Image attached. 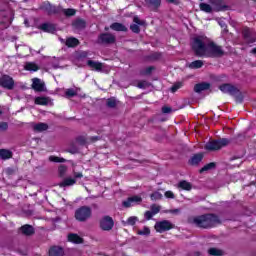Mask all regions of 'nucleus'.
<instances>
[{"instance_id":"obj_1","label":"nucleus","mask_w":256,"mask_h":256,"mask_svg":"<svg viewBox=\"0 0 256 256\" xmlns=\"http://www.w3.org/2000/svg\"><path fill=\"white\" fill-rule=\"evenodd\" d=\"M192 49L198 57H223V48L206 36H196L192 42Z\"/></svg>"},{"instance_id":"obj_2","label":"nucleus","mask_w":256,"mask_h":256,"mask_svg":"<svg viewBox=\"0 0 256 256\" xmlns=\"http://www.w3.org/2000/svg\"><path fill=\"white\" fill-rule=\"evenodd\" d=\"M190 222L196 227H201L202 229H209V227H215V225L219 223V217L213 214H206L196 216L192 218Z\"/></svg>"},{"instance_id":"obj_3","label":"nucleus","mask_w":256,"mask_h":256,"mask_svg":"<svg viewBox=\"0 0 256 256\" xmlns=\"http://www.w3.org/2000/svg\"><path fill=\"white\" fill-rule=\"evenodd\" d=\"M91 215H93V211L88 206H81L80 208L76 209L74 217L76 221L80 223H85L88 219H91Z\"/></svg>"},{"instance_id":"obj_4","label":"nucleus","mask_w":256,"mask_h":256,"mask_svg":"<svg viewBox=\"0 0 256 256\" xmlns=\"http://www.w3.org/2000/svg\"><path fill=\"white\" fill-rule=\"evenodd\" d=\"M229 145V140L227 138H222L220 140H211L205 145L207 151H219L222 147H227Z\"/></svg>"},{"instance_id":"obj_5","label":"nucleus","mask_w":256,"mask_h":256,"mask_svg":"<svg viewBox=\"0 0 256 256\" xmlns=\"http://www.w3.org/2000/svg\"><path fill=\"white\" fill-rule=\"evenodd\" d=\"M115 225V222L113 221V218L111 216H104L100 220V228L102 231H111Z\"/></svg>"},{"instance_id":"obj_6","label":"nucleus","mask_w":256,"mask_h":256,"mask_svg":"<svg viewBox=\"0 0 256 256\" xmlns=\"http://www.w3.org/2000/svg\"><path fill=\"white\" fill-rule=\"evenodd\" d=\"M170 229H173V224L167 220H163L155 224V230L158 233H164V231H169Z\"/></svg>"},{"instance_id":"obj_7","label":"nucleus","mask_w":256,"mask_h":256,"mask_svg":"<svg viewBox=\"0 0 256 256\" xmlns=\"http://www.w3.org/2000/svg\"><path fill=\"white\" fill-rule=\"evenodd\" d=\"M0 85L1 87H4V89H13L15 86V81H13V78H11L9 75H4L0 77Z\"/></svg>"},{"instance_id":"obj_8","label":"nucleus","mask_w":256,"mask_h":256,"mask_svg":"<svg viewBox=\"0 0 256 256\" xmlns=\"http://www.w3.org/2000/svg\"><path fill=\"white\" fill-rule=\"evenodd\" d=\"M32 89L34 91H37L38 93H43V91H47V88H45V82L39 78L32 79Z\"/></svg>"},{"instance_id":"obj_9","label":"nucleus","mask_w":256,"mask_h":256,"mask_svg":"<svg viewBox=\"0 0 256 256\" xmlns=\"http://www.w3.org/2000/svg\"><path fill=\"white\" fill-rule=\"evenodd\" d=\"M243 37L248 43H255L256 41V33L251 28L243 29Z\"/></svg>"},{"instance_id":"obj_10","label":"nucleus","mask_w":256,"mask_h":256,"mask_svg":"<svg viewBox=\"0 0 256 256\" xmlns=\"http://www.w3.org/2000/svg\"><path fill=\"white\" fill-rule=\"evenodd\" d=\"M219 89L222 93H228V95H237L239 93V90L231 84H222Z\"/></svg>"},{"instance_id":"obj_11","label":"nucleus","mask_w":256,"mask_h":256,"mask_svg":"<svg viewBox=\"0 0 256 256\" xmlns=\"http://www.w3.org/2000/svg\"><path fill=\"white\" fill-rule=\"evenodd\" d=\"M143 201L141 196H132L123 202L124 207H135V205H139Z\"/></svg>"},{"instance_id":"obj_12","label":"nucleus","mask_w":256,"mask_h":256,"mask_svg":"<svg viewBox=\"0 0 256 256\" xmlns=\"http://www.w3.org/2000/svg\"><path fill=\"white\" fill-rule=\"evenodd\" d=\"M115 41V36L113 34L104 33L99 36V42L109 45Z\"/></svg>"},{"instance_id":"obj_13","label":"nucleus","mask_w":256,"mask_h":256,"mask_svg":"<svg viewBox=\"0 0 256 256\" xmlns=\"http://www.w3.org/2000/svg\"><path fill=\"white\" fill-rule=\"evenodd\" d=\"M145 3L151 11H157L161 7V0H145Z\"/></svg>"},{"instance_id":"obj_14","label":"nucleus","mask_w":256,"mask_h":256,"mask_svg":"<svg viewBox=\"0 0 256 256\" xmlns=\"http://www.w3.org/2000/svg\"><path fill=\"white\" fill-rule=\"evenodd\" d=\"M87 65L92 71H102L103 69V63L101 62L88 60Z\"/></svg>"},{"instance_id":"obj_15","label":"nucleus","mask_w":256,"mask_h":256,"mask_svg":"<svg viewBox=\"0 0 256 256\" xmlns=\"http://www.w3.org/2000/svg\"><path fill=\"white\" fill-rule=\"evenodd\" d=\"M210 87H211V84L207 82H202L194 86V91L195 93H201V91H207L208 89H210Z\"/></svg>"},{"instance_id":"obj_16","label":"nucleus","mask_w":256,"mask_h":256,"mask_svg":"<svg viewBox=\"0 0 256 256\" xmlns=\"http://www.w3.org/2000/svg\"><path fill=\"white\" fill-rule=\"evenodd\" d=\"M63 253H64L63 248H61L59 246H53L49 250V255L50 256H63Z\"/></svg>"},{"instance_id":"obj_17","label":"nucleus","mask_w":256,"mask_h":256,"mask_svg":"<svg viewBox=\"0 0 256 256\" xmlns=\"http://www.w3.org/2000/svg\"><path fill=\"white\" fill-rule=\"evenodd\" d=\"M178 189H183V191H191L193 185L190 182L182 180L178 183Z\"/></svg>"},{"instance_id":"obj_18","label":"nucleus","mask_w":256,"mask_h":256,"mask_svg":"<svg viewBox=\"0 0 256 256\" xmlns=\"http://www.w3.org/2000/svg\"><path fill=\"white\" fill-rule=\"evenodd\" d=\"M203 161V154H195L189 160L190 165H199Z\"/></svg>"},{"instance_id":"obj_19","label":"nucleus","mask_w":256,"mask_h":256,"mask_svg":"<svg viewBox=\"0 0 256 256\" xmlns=\"http://www.w3.org/2000/svg\"><path fill=\"white\" fill-rule=\"evenodd\" d=\"M210 3L214 5L213 11H223L225 9L222 0L210 1Z\"/></svg>"},{"instance_id":"obj_20","label":"nucleus","mask_w":256,"mask_h":256,"mask_svg":"<svg viewBox=\"0 0 256 256\" xmlns=\"http://www.w3.org/2000/svg\"><path fill=\"white\" fill-rule=\"evenodd\" d=\"M75 183H77V180H75V178H66L59 184V186L71 187L72 185H75Z\"/></svg>"},{"instance_id":"obj_21","label":"nucleus","mask_w":256,"mask_h":256,"mask_svg":"<svg viewBox=\"0 0 256 256\" xmlns=\"http://www.w3.org/2000/svg\"><path fill=\"white\" fill-rule=\"evenodd\" d=\"M74 29H78V31H81V29H85L86 23L83 19H77L73 22Z\"/></svg>"},{"instance_id":"obj_22","label":"nucleus","mask_w":256,"mask_h":256,"mask_svg":"<svg viewBox=\"0 0 256 256\" xmlns=\"http://www.w3.org/2000/svg\"><path fill=\"white\" fill-rule=\"evenodd\" d=\"M40 29L46 33H55V26L53 24L44 23L40 26Z\"/></svg>"},{"instance_id":"obj_23","label":"nucleus","mask_w":256,"mask_h":256,"mask_svg":"<svg viewBox=\"0 0 256 256\" xmlns=\"http://www.w3.org/2000/svg\"><path fill=\"white\" fill-rule=\"evenodd\" d=\"M13 157V152L7 149H0V159L7 160Z\"/></svg>"},{"instance_id":"obj_24","label":"nucleus","mask_w":256,"mask_h":256,"mask_svg":"<svg viewBox=\"0 0 256 256\" xmlns=\"http://www.w3.org/2000/svg\"><path fill=\"white\" fill-rule=\"evenodd\" d=\"M110 29H112L113 31H127V27H125V25L117 22L111 24Z\"/></svg>"},{"instance_id":"obj_25","label":"nucleus","mask_w":256,"mask_h":256,"mask_svg":"<svg viewBox=\"0 0 256 256\" xmlns=\"http://www.w3.org/2000/svg\"><path fill=\"white\" fill-rule=\"evenodd\" d=\"M203 65H205V62H203L202 60H196L191 62L188 67L190 69H201V67H203Z\"/></svg>"},{"instance_id":"obj_26","label":"nucleus","mask_w":256,"mask_h":256,"mask_svg":"<svg viewBox=\"0 0 256 256\" xmlns=\"http://www.w3.org/2000/svg\"><path fill=\"white\" fill-rule=\"evenodd\" d=\"M48 97H36L34 100L35 105H49Z\"/></svg>"},{"instance_id":"obj_27","label":"nucleus","mask_w":256,"mask_h":256,"mask_svg":"<svg viewBox=\"0 0 256 256\" xmlns=\"http://www.w3.org/2000/svg\"><path fill=\"white\" fill-rule=\"evenodd\" d=\"M21 231L24 235H33L35 233V230L32 228L31 225L22 226Z\"/></svg>"},{"instance_id":"obj_28","label":"nucleus","mask_w":256,"mask_h":256,"mask_svg":"<svg viewBox=\"0 0 256 256\" xmlns=\"http://www.w3.org/2000/svg\"><path fill=\"white\" fill-rule=\"evenodd\" d=\"M200 11H204V13H213V7L207 3L199 4Z\"/></svg>"},{"instance_id":"obj_29","label":"nucleus","mask_w":256,"mask_h":256,"mask_svg":"<svg viewBox=\"0 0 256 256\" xmlns=\"http://www.w3.org/2000/svg\"><path fill=\"white\" fill-rule=\"evenodd\" d=\"M68 241L71 243H83V238L79 237L77 234H69Z\"/></svg>"},{"instance_id":"obj_30","label":"nucleus","mask_w":256,"mask_h":256,"mask_svg":"<svg viewBox=\"0 0 256 256\" xmlns=\"http://www.w3.org/2000/svg\"><path fill=\"white\" fill-rule=\"evenodd\" d=\"M79 45V40L75 37H70L66 40L67 47H77Z\"/></svg>"},{"instance_id":"obj_31","label":"nucleus","mask_w":256,"mask_h":256,"mask_svg":"<svg viewBox=\"0 0 256 256\" xmlns=\"http://www.w3.org/2000/svg\"><path fill=\"white\" fill-rule=\"evenodd\" d=\"M49 129V126L46 123H38L34 125V131H38L41 133V131H47Z\"/></svg>"},{"instance_id":"obj_32","label":"nucleus","mask_w":256,"mask_h":256,"mask_svg":"<svg viewBox=\"0 0 256 256\" xmlns=\"http://www.w3.org/2000/svg\"><path fill=\"white\" fill-rule=\"evenodd\" d=\"M26 71H39V66L33 62H28L25 65Z\"/></svg>"},{"instance_id":"obj_33","label":"nucleus","mask_w":256,"mask_h":256,"mask_svg":"<svg viewBox=\"0 0 256 256\" xmlns=\"http://www.w3.org/2000/svg\"><path fill=\"white\" fill-rule=\"evenodd\" d=\"M151 201H161L163 199V194L159 191H155L150 195Z\"/></svg>"},{"instance_id":"obj_34","label":"nucleus","mask_w":256,"mask_h":256,"mask_svg":"<svg viewBox=\"0 0 256 256\" xmlns=\"http://www.w3.org/2000/svg\"><path fill=\"white\" fill-rule=\"evenodd\" d=\"M137 221H139V218H137V216H131L129 217L126 222H123L124 225H135L137 223Z\"/></svg>"},{"instance_id":"obj_35","label":"nucleus","mask_w":256,"mask_h":256,"mask_svg":"<svg viewBox=\"0 0 256 256\" xmlns=\"http://www.w3.org/2000/svg\"><path fill=\"white\" fill-rule=\"evenodd\" d=\"M137 87L139 89H147L151 87V83L147 82L146 80H141L138 82Z\"/></svg>"},{"instance_id":"obj_36","label":"nucleus","mask_w":256,"mask_h":256,"mask_svg":"<svg viewBox=\"0 0 256 256\" xmlns=\"http://www.w3.org/2000/svg\"><path fill=\"white\" fill-rule=\"evenodd\" d=\"M209 255H213V256H221L223 255V252L220 249L217 248H210L208 250Z\"/></svg>"},{"instance_id":"obj_37","label":"nucleus","mask_w":256,"mask_h":256,"mask_svg":"<svg viewBox=\"0 0 256 256\" xmlns=\"http://www.w3.org/2000/svg\"><path fill=\"white\" fill-rule=\"evenodd\" d=\"M63 13H64V15H66V17H73L75 15V13H77V10H75L73 8L64 9Z\"/></svg>"},{"instance_id":"obj_38","label":"nucleus","mask_w":256,"mask_h":256,"mask_svg":"<svg viewBox=\"0 0 256 256\" xmlns=\"http://www.w3.org/2000/svg\"><path fill=\"white\" fill-rule=\"evenodd\" d=\"M49 161H52V163H65V158H59L57 156H50Z\"/></svg>"},{"instance_id":"obj_39","label":"nucleus","mask_w":256,"mask_h":256,"mask_svg":"<svg viewBox=\"0 0 256 256\" xmlns=\"http://www.w3.org/2000/svg\"><path fill=\"white\" fill-rule=\"evenodd\" d=\"M183 87V82H176L172 87H171V92L176 93V91H179Z\"/></svg>"},{"instance_id":"obj_40","label":"nucleus","mask_w":256,"mask_h":256,"mask_svg":"<svg viewBox=\"0 0 256 256\" xmlns=\"http://www.w3.org/2000/svg\"><path fill=\"white\" fill-rule=\"evenodd\" d=\"M66 97H75L77 95V89L69 88L65 92Z\"/></svg>"},{"instance_id":"obj_41","label":"nucleus","mask_w":256,"mask_h":256,"mask_svg":"<svg viewBox=\"0 0 256 256\" xmlns=\"http://www.w3.org/2000/svg\"><path fill=\"white\" fill-rule=\"evenodd\" d=\"M58 173H59L60 177H65V175L67 174V166L61 165L58 168Z\"/></svg>"},{"instance_id":"obj_42","label":"nucleus","mask_w":256,"mask_h":256,"mask_svg":"<svg viewBox=\"0 0 256 256\" xmlns=\"http://www.w3.org/2000/svg\"><path fill=\"white\" fill-rule=\"evenodd\" d=\"M107 107H110L111 109H114V107H117V100H115L114 98L108 99Z\"/></svg>"},{"instance_id":"obj_43","label":"nucleus","mask_w":256,"mask_h":256,"mask_svg":"<svg viewBox=\"0 0 256 256\" xmlns=\"http://www.w3.org/2000/svg\"><path fill=\"white\" fill-rule=\"evenodd\" d=\"M211 169H215V163L213 162L206 164L200 171L203 173V171H211Z\"/></svg>"},{"instance_id":"obj_44","label":"nucleus","mask_w":256,"mask_h":256,"mask_svg":"<svg viewBox=\"0 0 256 256\" xmlns=\"http://www.w3.org/2000/svg\"><path fill=\"white\" fill-rule=\"evenodd\" d=\"M152 214L157 215V213H159V211H161V206L157 205V204H153L150 207Z\"/></svg>"},{"instance_id":"obj_45","label":"nucleus","mask_w":256,"mask_h":256,"mask_svg":"<svg viewBox=\"0 0 256 256\" xmlns=\"http://www.w3.org/2000/svg\"><path fill=\"white\" fill-rule=\"evenodd\" d=\"M46 10L48 11L49 15L57 13V8L55 6H51V4L46 6Z\"/></svg>"},{"instance_id":"obj_46","label":"nucleus","mask_w":256,"mask_h":256,"mask_svg":"<svg viewBox=\"0 0 256 256\" xmlns=\"http://www.w3.org/2000/svg\"><path fill=\"white\" fill-rule=\"evenodd\" d=\"M149 233H151V230L147 226H145L143 230L138 231V235H149Z\"/></svg>"},{"instance_id":"obj_47","label":"nucleus","mask_w":256,"mask_h":256,"mask_svg":"<svg viewBox=\"0 0 256 256\" xmlns=\"http://www.w3.org/2000/svg\"><path fill=\"white\" fill-rule=\"evenodd\" d=\"M154 216L155 214L152 211H146L144 214V217L147 219V221L151 220Z\"/></svg>"},{"instance_id":"obj_48","label":"nucleus","mask_w":256,"mask_h":256,"mask_svg":"<svg viewBox=\"0 0 256 256\" xmlns=\"http://www.w3.org/2000/svg\"><path fill=\"white\" fill-rule=\"evenodd\" d=\"M130 29H131V31H132L133 33H139V31H141V30L139 29V24H132V25L130 26Z\"/></svg>"},{"instance_id":"obj_49","label":"nucleus","mask_w":256,"mask_h":256,"mask_svg":"<svg viewBox=\"0 0 256 256\" xmlns=\"http://www.w3.org/2000/svg\"><path fill=\"white\" fill-rule=\"evenodd\" d=\"M9 129V124L7 122H0V131H7Z\"/></svg>"},{"instance_id":"obj_50","label":"nucleus","mask_w":256,"mask_h":256,"mask_svg":"<svg viewBox=\"0 0 256 256\" xmlns=\"http://www.w3.org/2000/svg\"><path fill=\"white\" fill-rule=\"evenodd\" d=\"M164 195L166 199H175V194L172 191H166Z\"/></svg>"},{"instance_id":"obj_51","label":"nucleus","mask_w":256,"mask_h":256,"mask_svg":"<svg viewBox=\"0 0 256 256\" xmlns=\"http://www.w3.org/2000/svg\"><path fill=\"white\" fill-rule=\"evenodd\" d=\"M133 21H134V23H136V25H145V21L139 19V17H137V16H135L133 18Z\"/></svg>"},{"instance_id":"obj_52","label":"nucleus","mask_w":256,"mask_h":256,"mask_svg":"<svg viewBox=\"0 0 256 256\" xmlns=\"http://www.w3.org/2000/svg\"><path fill=\"white\" fill-rule=\"evenodd\" d=\"M173 109L169 106H163L162 107V113H171Z\"/></svg>"},{"instance_id":"obj_53","label":"nucleus","mask_w":256,"mask_h":256,"mask_svg":"<svg viewBox=\"0 0 256 256\" xmlns=\"http://www.w3.org/2000/svg\"><path fill=\"white\" fill-rule=\"evenodd\" d=\"M74 178H75V179H81V178H83V173H81V172H74Z\"/></svg>"},{"instance_id":"obj_54","label":"nucleus","mask_w":256,"mask_h":256,"mask_svg":"<svg viewBox=\"0 0 256 256\" xmlns=\"http://www.w3.org/2000/svg\"><path fill=\"white\" fill-rule=\"evenodd\" d=\"M153 71V67H148L146 71L144 72V75H149Z\"/></svg>"},{"instance_id":"obj_55","label":"nucleus","mask_w":256,"mask_h":256,"mask_svg":"<svg viewBox=\"0 0 256 256\" xmlns=\"http://www.w3.org/2000/svg\"><path fill=\"white\" fill-rule=\"evenodd\" d=\"M168 3H174L175 5H177L179 3L178 0H167Z\"/></svg>"},{"instance_id":"obj_56","label":"nucleus","mask_w":256,"mask_h":256,"mask_svg":"<svg viewBox=\"0 0 256 256\" xmlns=\"http://www.w3.org/2000/svg\"><path fill=\"white\" fill-rule=\"evenodd\" d=\"M251 53L256 54V48L252 49V50H251Z\"/></svg>"},{"instance_id":"obj_57","label":"nucleus","mask_w":256,"mask_h":256,"mask_svg":"<svg viewBox=\"0 0 256 256\" xmlns=\"http://www.w3.org/2000/svg\"><path fill=\"white\" fill-rule=\"evenodd\" d=\"M221 27H225V23L220 22Z\"/></svg>"},{"instance_id":"obj_58","label":"nucleus","mask_w":256,"mask_h":256,"mask_svg":"<svg viewBox=\"0 0 256 256\" xmlns=\"http://www.w3.org/2000/svg\"><path fill=\"white\" fill-rule=\"evenodd\" d=\"M3 112L0 110V115L2 114Z\"/></svg>"},{"instance_id":"obj_59","label":"nucleus","mask_w":256,"mask_h":256,"mask_svg":"<svg viewBox=\"0 0 256 256\" xmlns=\"http://www.w3.org/2000/svg\"><path fill=\"white\" fill-rule=\"evenodd\" d=\"M253 1H256V0H253Z\"/></svg>"},{"instance_id":"obj_60","label":"nucleus","mask_w":256,"mask_h":256,"mask_svg":"<svg viewBox=\"0 0 256 256\" xmlns=\"http://www.w3.org/2000/svg\"><path fill=\"white\" fill-rule=\"evenodd\" d=\"M24 1H27V0H24Z\"/></svg>"}]
</instances>
